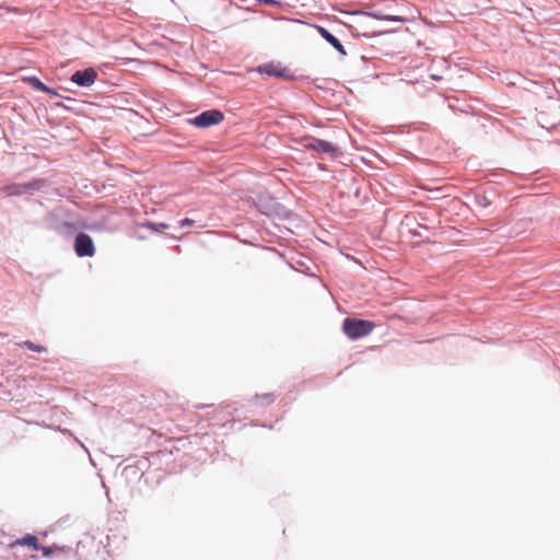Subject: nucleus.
<instances>
[{"label": "nucleus", "mask_w": 560, "mask_h": 560, "mask_svg": "<svg viewBox=\"0 0 560 560\" xmlns=\"http://www.w3.org/2000/svg\"><path fill=\"white\" fill-rule=\"evenodd\" d=\"M375 324L368 319L347 317L342 322V331L350 340H358L372 332Z\"/></svg>", "instance_id": "f257e3e1"}, {"label": "nucleus", "mask_w": 560, "mask_h": 560, "mask_svg": "<svg viewBox=\"0 0 560 560\" xmlns=\"http://www.w3.org/2000/svg\"><path fill=\"white\" fill-rule=\"evenodd\" d=\"M45 223L48 230L63 237H71L78 231V226L74 223L62 220L56 212H48Z\"/></svg>", "instance_id": "f03ea898"}, {"label": "nucleus", "mask_w": 560, "mask_h": 560, "mask_svg": "<svg viewBox=\"0 0 560 560\" xmlns=\"http://www.w3.org/2000/svg\"><path fill=\"white\" fill-rule=\"evenodd\" d=\"M73 249L78 257H93L95 254L94 241L89 234L79 232L74 237Z\"/></svg>", "instance_id": "7ed1b4c3"}, {"label": "nucleus", "mask_w": 560, "mask_h": 560, "mask_svg": "<svg viewBox=\"0 0 560 560\" xmlns=\"http://www.w3.org/2000/svg\"><path fill=\"white\" fill-rule=\"evenodd\" d=\"M223 119L224 115L221 110L209 109L200 113L192 119H189V122L198 128H208L220 124Z\"/></svg>", "instance_id": "20e7f679"}, {"label": "nucleus", "mask_w": 560, "mask_h": 560, "mask_svg": "<svg viewBox=\"0 0 560 560\" xmlns=\"http://www.w3.org/2000/svg\"><path fill=\"white\" fill-rule=\"evenodd\" d=\"M257 71L261 74L269 77L281 78L289 81L295 79V75L285 67H281V63L268 62L258 67Z\"/></svg>", "instance_id": "39448f33"}, {"label": "nucleus", "mask_w": 560, "mask_h": 560, "mask_svg": "<svg viewBox=\"0 0 560 560\" xmlns=\"http://www.w3.org/2000/svg\"><path fill=\"white\" fill-rule=\"evenodd\" d=\"M96 78V70L90 67L73 72L70 77V81L79 86L89 88L95 82Z\"/></svg>", "instance_id": "423d86ee"}, {"label": "nucleus", "mask_w": 560, "mask_h": 560, "mask_svg": "<svg viewBox=\"0 0 560 560\" xmlns=\"http://www.w3.org/2000/svg\"><path fill=\"white\" fill-rule=\"evenodd\" d=\"M315 28L317 30L318 34L327 43H329L342 57L347 55V51L341 42L335 35H332L327 28L320 25H315Z\"/></svg>", "instance_id": "0eeeda50"}, {"label": "nucleus", "mask_w": 560, "mask_h": 560, "mask_svg": "<svg viewBox=\"0 0 560 560\" xmlns=\"http://www.w3.org/2000/svg\"><path fill=\"white\" fill-rule=\"evenodd\" d=\"M315 152L319 153V154H325V155H328L330 158H336L338 154H339V148L329 142V141H326V140H323V139H319L318 141L315 142Z\"/></svg>", "instance_id": "6e6552de"}, {"label": "nucleus", "mask_w": 560, "mask_h": 560, "mask_svg": "<svg viewBox=\"0 0 560 560\" xmlns=\"http://www.w3.org/2000/svg\"><path fill=\"white\" fill-rule=\"evenodd\" d=\"M22 184L24 194H33L35 191L42 190L46 186V180L42 178H34L27 183Z\"/></svg>", "instance_id": "1a4fd4ad"}, {"label": "nucleus", "mask_w": 560, "mask_h": 560, "mask_svg": "<svg viewBox=\"0 0 560 560\" xmlns=\"http://www.w3.org/2000/svg\"><path fill=\"white\" fill-rule=\"evenodd\" d=\"M0 194L5 196H22L23 192V184L22 183H13L5 185L0 188Z\"/></svg>", "instance_id": "9d476101"}, {"label": "nucleus", "mask_w": 560, "mask_h": 560, "mask_svg": "<svg viewBox=\"0 0 560 560\" xmlns=\"http://www.w3.org/2000/svg\"><path fill=\"white\" fill-rule=\"evenodd\" d=\"M15 545L27 546L36 551L39 550V544H38L37 537L34 535H31V534H27L24 537H22L21 539H18Z\"/></svg>", "instance_id": "9b49d317"}, {"label": "nucleus", "mask_w": 560, "mask_h": 560, "mask_svg": "<svg viewBox=\"0 0 560 560\" xmlns=\"http://www.w3.org/2000/svg\"><path fill=\"white\" fill-rule=\"evenodd\" d=\"M141 228L148 229L154 233L161 232L162 230H167L170 228L168 224L162 222H151L145 221L140 224Z\"/></svg>", "instance_id": "f8f14e48"}, {"label": "nucleus", "mask_w": 560, "mask_h": 560, "mask_svg": "<svg viewBox=\"0 0 560 560\" xmlns=\"http://www.w3.org/2000/svg\"><path fill=\"white\" fill-rule=\"evenodd\" d=\"M30 86H32L35 91L43 92L46 91V84L43 83L37 77H27L24 79Z\"/></svg>", "instance_id": "ddd939ff"}, {"label": "nucleus", "mask_w": 560, "mask_h": 560, "mask_svg": "<svg viewBox=\"0 0 560 560\" xmlns=\"http://www.w3.org/2000/svg\"><path fill=\"white\" fill-rule=\"evenodd\" d=\"M19 346L22 348H26L34 352H39V353L46 352V348L44 346L34 343L33 341H30V340H25V341L19 343Z\"/></svg>", "instance_id": "4468645a"}, {"label": "nucleus", "mask_w": 560, "mask_h": 560, "mask_svg": "<svg viewBox=\"0 0 560 560\" xmlns=\"http://www.w3.org/2000/svg\"><path fill=\"white\" fill-rule=\"evenodd\" d=\"M260 399L262 400V404L270 405V404H272L275 401L276 396L272 393H266V394H264L261 396H259V395L255 396L256 402H258Z\"/></svg>", "instance_id": "2eb2a0df"}, {"label": "nucleus", "mask_w": 560, "mask_h": 560, "mask_svg": "<svg viewBox=\"0 0 560 560\" xmlns=\"http://www.w3.org/2000/svg\"><path fill=\"white\" fill-rule=\"evenodd\" d=\"M319 139L318 138H315V137H305L303 139V142H302V145L306 149V150H315V142L318 141Z\"/></svg>", "instance_id": "dca6fc26"}, {"label": "nucleus", "mask_w": 560, "mask_h": 560, "mask_svg": "<svg viewBox=\"0 0 560 560\" xmlns=\"http://www.w3.org/2000/svg\"><path fill=\"white\" fill-rule=\"evenodd\" d=\"M476 203L481 208H487L491 205V201L485 195L475 196Z\"/></svg>", "instance_id": "f3484780"}, {"label": "nucleus", "mask_w": 560, "mask_h": 560, "mask_svg": "<svg viewBox=\"0 0 560 560\" xmlns=\"http://www.w3.org/2000/svg\"><path fill=\"white\" fill-rule=\"evenodd\" d=\"M195 223L194 220L191 219H188V218H185V219H182L178 224H179V228H188V226H192Z\"/></svg>", "instance_id": "a211bd4d"}, {"label": "nucleus", "mask_w": 560, "mask_h": 560, "mask_svg": "<svg viewBox=\"0 0 560 560\" xmlns=\"http://www.w3.org/2000/svg\"><path fill=\"white\" fill-rule=\"evenodd\" d=\"M39 550H42L44 557L49 558L52 556V550L50 547L39 545Z\"/></svg>", "instance_id": "6ab92c4d"}, {"label": "nucleus", "mask_w": 560, "mask_h": 560, "mask_svg": "<svg viewBox=\"0 0 560 560\" xmlns=\"http://www.w3.org/2000/svg\"><path fill=\"white\" fill-rule=\"evenodd\" d=\"M259 3H265L269 5H278L280 2L278 0H256Z\"/></svg>", "instance_id": "aec40b11"}, {"label": "nucleus", "mask_w": 560, "mask_h": 560, "mask_svg": "<svg viewBox=\"0 0 560 560\" xmlns=\"http://www.w3.org/2000/svg\"><path fill=\"white\" fill-rule=\"evenodd\" d=\"M43 92L46 94H49V95L58 96V93L54 89L49 88L48 85H46V91H43Z\"/></svg>", "instance_id": "412c9836"}, {"label": "nucleus", "mask_w": 560, "mask_h": 560, "mask_svg": "<svg viewBox=\"0 0 560 560\" xmlns=\"http://www.w3.org/2000/svg\"><path fill=\"white\" fill-rule=\"evenodd\" d=\"M77 443L86 452L89 453L88 448L85 447V445L79 440V439H75Z\"/></svg>", "instance_id": "4be33fe9"}, {"label": "nucleus", "mask_w": 560, "mask_h": 560, "mask_svg": "<svg viewBox=\"0 0 560 560\" xmlns=\"http://www.w3.org/2000/svg\"><path fill=\"white\" fill-rule=\"evenodd\" d=\"M77 443L86 452L89 453L88 448L85 447V445L79 440V439H75Z\"/></svg>", "instance_id": "5701e85b"}, {"label": "nucleus", "mask_w": 560, "mask_h": 560, "mask_svg": "<svg viewBox=\"0 0 560 560\" xmlns=\"http://www.w3.org/2000/svg\"><path fill=\"white\" fill-rule=\"evenodd\" d=\"M369 15L377 19V20H382L383 18L378 14V13H368Z\"/></svg>", "instance_id": "b1692460"}, {"label": "nucleus", "mask_w": 560, "mask_h": 560, "mask_svg": "<svg viewBox=\"0 0 560 560\" xmlns=\"http://www.w3.org/2000/svg\"><path fill=\"white\" fill-rule=\"evenodd\" d=\"M413 234L418 235V236H422L421 231H415Z\"/></svg>", "instance_id": "393cba45"}, {"label": "nucleus", "mask_w": 560, "mask_h": 560, "mask_svg": "<svg viewBox=\"0 0 560 560\" xmlns=\"http://www.w3.org/2000/svg\"><path fill=\"white\" fill-rule=\"evenodd\" d=\"M420 229H424V230H428V226L425 225H419Z\"/></svg>", "instance_id": "a878e982"}]
</instances>
